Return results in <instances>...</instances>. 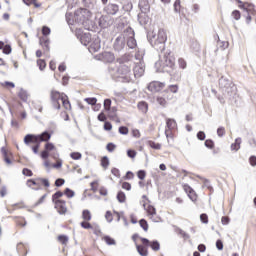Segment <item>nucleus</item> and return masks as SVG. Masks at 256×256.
I'll list each match as a JSON object with an SVG mask.
<instances>
[{
  "label": "nucleus",
  "instance_id": "1",
  "mask_svg": "<svg viewBox=\"0 0 256 256\" xmlns=\"http://www.w3.org/2000/svg\"><path fill=\"white\" fill-rule=\"evenodd\" d=\"M159 61L155 67L160 73H171L175 69V54L171 50H160Z\"/></svg>",
  "mask_w": 256,
  "mask_h": 256
},
{
  "label": "nucleus",
  "instance_id": "2",
  "mask_svg": "<svg viewBox=\"0 0 256 256\" xmlns=\"http://www.w3.org/2000/svg\"><path fill=\"white\" fill-rule=\"evenodd\" d=\"M74 21L78 25H82L86 31H94L95 22L91 20V11L86 8H80L74 14Z\"/></svg>",
  "mask_w": 256,
  "mask_h": 256
},
{
  "label": "nucleus",
  "instance_id": "3",
  "mask_svg": "<svg viewBox=\"0 0 256 256\" xmlns=\"http://www.w3.org/2000/svg\"><path fill=\"white\" fill-rule=\"evenodd\" d=\"M49 139H51V133L44 131L39 135L27 134L24 137V143L25 145H29V143H36V145L32 147V151L35 153V155H37V153H39V147H41V143H47Z\"/></svg>",
  "mask_w": 256,
  "mask_h": 256
},
{
  "label": "nucleus",
  "instance_id": "4",
  "mask_svg": "<svg viewBox=\"0 0 256 256\" xmlns=\"http://www.w3.org/2000/svg\"><path fill=\"white\" fill-rule=\"evenodd\" d=\"M150 45L156 49V51H164L165 43L167 41V32L163 28L158 30V33L152 32L148 35Z\"/></svg>",
  "mask_w": 256,
  "mask_h": 256
},
{
  "label": "nucleus",
  "instance_id": "5",
  "mask_svg": "<svg viewBox=\"0 0 256 256\" xmlns=\"http://www.w3.org/2000/svg\"><path fill=\"white\" fill-rule=\"evenodd\" d=\"M50 101L52 103V106L54 109H61V104L59 101H62L63 107L67 110L71 109V102H69V99L67 96L61 95V92L57 90H51L50 92Z\"/></svg>",
  "mask_w": 256,
  "mask_h": 256
},
{
  "label": "nucleus",
  "instance_id": "6",
  "mask_svg": "<svg viewBox=\"0 0 256 256\" xmlns=\"http://www.w3.org/2000/svg\"><path fill=\"white\" fill-rule=\"evenodd\" d=\"M125 58L126 57L118 59L120 65L117 68L116 77H120L129 82L133 79V74H131V66L129 65V62L124 63Z\"/></svg>",
  "mask_w": 256,
  "mask_h": 256
},
{
  "label": "nucleus",
  "instance_id": "7",
  "mask_svg": "<svg viewBox=\"0 0 256 256\" xmlns=\"http://www.w3.org/2000/svg\"><path fill=\"white\" fill-rule=\"evenodd\" d=\"M219 86L221 87V89H224V92L229 97H233V95H235V92L237 91L235 85H233V83L225 77H221L219 79Z\"/></svg>",
  "mask_w": 256,
  "mask_h": 256
},
{
  "label": "nucleus",
  "instance_id": "8",
  "mask_svg": "<svg viewBox=\"0 0 256 256\" xmlns=\"http://www.w3.org/2000/svg\"><path fill=\"white\" fill-rule=\"evenodd\" d=\"M114 50L117 51V53H121L127 47V38L125 37V34H120L114 41L113 44Z\"/></svg>",
  "mask_w": 256,
  "mask_h": 256
},
{
  "label": "nucleus",
  "instance_id": "9",
  "mask_svg": "<svg viewBox=\"0 0 256 256\" xmlns=\"http://www.w3.org/2000/svg\"><path fill=\"white\" fill-rule=\"evenodd\" d=\"M141 242L145 247H150L152 251H159L161 244L157 240L149 241L147 238H140Z\"/></svg>",
  "mask_w": 256,
  "mask_h": 256
},
{
  "label": "nucleus",
  "instance_id": "10",
  "mask_svg": "<svg viewBox=\"0 0 256 256\" xmlns=\"http://www.w3.org/2000/svg\"><path fill=\"white\" fill-rule=\"evenodd\" d=\"M99 49H101V39H99L97 36H94L89 44L88 50L90 53H97Z\"/></svg>",
  "mask_w": 256,
  "mask_h": 256
},
{
  "label": "nucleus",
  "instance_id": "11",
  "mask_svg": "<svg viewBox=\"0 0 256 256\" xmlns=\"http://www.w3.org/2000/svg\"><path fill=\"white\" fill-rule=\"evenodd\" d=\"M165 88V83L162 82H151L147 89L148 91H150L151 93H159V91H162Z\"/></svg>",
  "mask_w": 256,
  "mask_h": 256
},
{
  "label": "nucleus",
  "instance_id": "12",
  "mask_svg": "<svg viewBox=\"0 0 256 256\" xmlns=\"http://www.w3.org/2000/svg\"><path fill=\"white\" fill-rule=\"evenodd\" d=\"M127 33L131 34V36L126 39L127 47H129V49H135V47H137V40H135V31H133L132 28H128Z\"/></svg>",
  "mask_w": 256,
  "mask_h": 256
},
{
  "label": "nucleus",
  "instance_id": "13",
  "mask_svg": "<svg viewBox=\"0 0 256 256\" xmlns=\"http://www.w3.org/2000/svg\"><path fill=\"white\" fill-rule=\"evenodd\" d=\"M103 11L106 15H117L119 13V5L109 3L103 8Z\"/></svg>",
  "mask_w": 256,
  "mask_h": 256
},
{
  "label": "nucleus",
  "instance_id": "14",
  "mask_svg": "<svg viewBox=\"0 0 256 256\" xmlns=\"http://www.w3.org/2000/svg\"><path fill=\"white\" fill-rule=\"evenodd\" d=\"M145 73V66L142 63H137L133 68V77L135 79H139V77H143Z\"/></svg>",
  "mask_w": 256,
  "mask_h": 256
},
{
  "label": "nucleus",
  "instance_id": "15",
  "mask_svg": "<svg viewBox=\"0 0 256 256\" xmlns=\"http://www.w3.org/2000/svg\"><path fill=\"white\" fill-rule=\"evenodd\" d=\"M54 203L55 209L58 210L59 215H65V213H67V206L64 200H56Z\"/></svg>",
  "mask_w": 256,
  "mask_h": 256
},
{
  "label": "nucleus",
  "instance_id": "16",
  "mask_svg": "<svg viewBox=\"0 0 256 256\" xmlns=\"http://www.w3.org/2000/svg\"><path fill=\"white\" fill-rule=\"evenodd\" d=\"M166 127L165 135L169 137V131H173V129L177 128V122L174 119L168 118L166 120Z\"/></svg>",
  "mask_w": 256,
  "mask_h": 256
},
{
  "label": "nucleus",
  "instance_id": "17",
  "mask_svg": "<svg viewBox=\"0 0 256 256\" xmlns=\"http://www.w3.org/2000/svg\"><path fill=\"white\" fill-rule=\"evenodd\" d=\"M91 41H93V37H91V33H84L80 37V43L85 47H87V45L89 46L91 44Z\"/></svg>",
  "mask_w": 256,
  "mask_h": 256
},
{
  "label": "nucleus",
  "instance_id": "18",
  "mask_svg": "<svg viewBox=\"0 0 256 256\" xmlns=\"http://www.w3.org/2000/svg\"><path fill=\"white\" fill-rule=\"evenodd\" d=\"M139 8L141 13H149L151 6L149 5V1L147 0H140Z\"/></svg>",
  "mask_w": 256,
  "mask_h": 256
},
{
  "label": "nucleus",
  "instance_id": "19",
  "mask_svg": "<svg viewBox=\"0 0 256 256\" xmlns=\"http://www.w3.org/2000/svg\"><path fill=\"white\" fill-rule=\"evenodd\" d=\"M98 25L102 29H107V27H109V16L102 15L98 20Z\"/></svg>",
  "mask_w": 256,
  "mask_h": 256
},
{
  "label": "nucleus",
  "instance_id": "20",
  "mask_svg": "<svg viewBox=\"0 0 256 256\" xmlns=\"http://www.w3.org/2000/svg\"><path fill=\"white\" fill-rule=\"evenodd\" d=\"M138 21L140 25H147L149 23V16L145 12L138 14Z\"/></svg>",
  "mask_w": 256,
  "mask_h": 256
},
{
  "label": "nucleus",
  "instance_id": "21",
  "mask_svg": "<svg viewBox=\"0 0 256 256\" xmlns=\"http://www.w3.org/2000/svg\"><path fill=\"white\" fill-rule=\"evenodd\" d=\"M136 249L140 256H148L149 255V251L147 250V246H145V245L143 246V245L136 244Z\"/></svg>",
  "mask_w": 256,
  "mask_h": 256
},
{
  "label": "nucleus",
  "instance_id": "22",
  "mask_svg": "<svg viewBox=\"0 0 256 256\" xmlns=\"http://www.w3.org/2000/svg\"><path fill=\"white\" fill-rule=\"evenodd\" d=\"M39 43L45 49V51H49V39L47 37H41L39 39Z\"/></svg>",
  "mask_w": 256,
  "mask_h": 256
},
{
  "label": "nucleus",
  "instance_id": "23",
  "mask_svg": "<svg viewBox=\"0 0 256 256\" xmlns=\"http://www.w3.org/2000/svg\"><path fill=\"white\" fill-rule=\"evenodd\" d=\"M18 97L19 99H21V101L27 102V99H29V95L27 94V91L23 88L20 89L19 93H18Z\"/></svg>",
  "mask_w": 256,
  "mask_h": 256
},
{
  "label": "nucleus",
  "instance_id": "24",
  "mask_svg": "<svg viewBox=\"0 0 256 256\" xmlns=\"http://www.w3.org/2000/svg\"><path fill=\"white\" fill-rule=\"evenodd\" d=\"M103 57L107 63H113L115 61V55L111 52H105Z\"/></svg>",
  "mask_w": 256,
  "mask_h": 256
},
{
  "label": "nucleus",
  "instance_id": "25",
  "mask_svg": "<svg viewBox=\"0 0 256 256\" xmlns=\"http://www.w3.org/2000/svg\"><path fill=\"white\" fill-rule=\"evenodd\" d=\"M241 149V138H236L235 143L231 144L232 151H239Z\"/></svg>",
  "mask_w": 256,
  "mask_h": 256
},
{
  "label": "nucleus",
  "instance_id": "26",
  "mask_svg": "<svg viewBox=\"0 0 256 256\" xmlns=\"http://www.w3.org/2000/svg\"><path fill=\"white\" fill-rule=\"evenodd\" d=\"M116 199L119 203H125V201H127V196L125 195V192L119 191L117 193Z\"/></svg>",
  "mask_w": 256,
  "mask_h": 256
},
{
  "label": "nucleus",
  "instance_id": "27",
  "mask_svg": "<svg viewBox=\"0 0 256 256\" xmlns=\"http://www.w3.org/2000/svg\"><path fill=\"white\" fill-rule=\"evenodd\" d=\"M138 109L142 111V113H147V110L149 109V105H147V102H139L138 103Z\"/></svg>",
  "mask_w": 256,
  "mask_h": 256
},
{
  "label": "nucleus",
  "instance_id": "28",
  "mask_svg": "<svg viewBox=\"0 0 256 256\" xmlns=\"http://www.w3.org/2000/svg\"><path fill=\"white\" fill-rule=\"evenodd\" d=\"M143 207H144V209L147 210V213H148L149 215H155V214L157 213V210L155 209V207H153V206H151V205H149V206L146 208V204L144 203V204H143Z\"/></svg>",
  "mask_w": 256,
  "mask_h": 256
},
{
  "label": "nucleus",
  "instance_id": "29",
  "mask_svg": "<svg viewBox=\"0 0 256 256\" xmlns=\"http://www.w3.org/2000/svg\"><path fill=\"white\" fill-rule=\"evenodd\" d=\"M82 219H84V221H91V212L89 210H83Z\"/></svg>",
  "mask_w": 256,
  "mask_h": 256
},
{
  "label": "nucleus",
  "instance_id": "30",
  "mask_svg": "<svg viewBox=\"0 0 256 256\" xmlns=\"http://www.w3.org/2000/svg\"><path fill=\"white\" fill-rule=\"evenodd\" d=\"M58 241H60L62 245H67V243H69V237L67 235H59Z\"/></svg>",
  "mask_w": 256,
  "mask_h": 256
},
{
  "label": "nucleus",
  "instance_id": "31",
  "mask_svg": "<svg viewBox=\"0 0 256 256\" xmlns=\"http://www.w3.org/2000/svg\"><path fill=\"white\" fill-rule=\"evenodd\" d=\"M64 195H66L68 199H72V197H75V191L71 190V188H66L64 190Z\"/></svg>",
  "mask_w": 256,
  "mask_h": 256
},
{
  "label": "nucleus",
  "instance_id": "32",
  "mask_svg": "<svg viewBox=\"0 0 256 256\" xmlns=\"http://www.w3.org/2000/svg\"><path fill=\"white\" fill-rule=\"evenodd\" d=\"M103 241H105L107 245H116L115 239L111 238V236H104Z\"/></svg>",
  "mask_w": 256,
  "mask_h": 256
},
{
  "label": "nucleus",
  "instance_id": "33",
  "mask_svg": "<svg viewBox=\"0 0 256 256\" xmlns=\"http://www.w3.org/2000/svg\"><path fill=\"white\" fill-rule=\"evenodd\" d=\"M176 233H178V235H181V237H183V239H185V240L189 239V237H190L189 234H187L181 228H176Z\"/></svg>",
  "mask_w": 256,
  "mask_h": 256
},
{
  "label": "nucleus",
  "instance_id": "34",
  "mask_svg": "<svg viewBox=\"0 0 256 256\" xmlns=\"http://www.w3.org/2000/svg\"><path fill=\"white\" fill-rule=\"evenodd\" d=\"M25 5H34L36 8L41 7V4L37 3V0H22Z\"/></svg>",
  "mask_w": 256,
  "mask_h": 256
},
{
  "label": "nucleus",
  "instance_id": "35",
  "mask_svg": "<svg viewBox=\"0 0 256 256\" xmlns=\"http://www.w3.org/2000/svg\"><path fill=\"white\" fill-rule=\"evenodd\" d=\"M139 225H140V227L143 228L144 231H149V224L147 223V220L141 219L139 221Z\"/></svg>",
  "mask_w": 256,
  "mask_h": 256
},
{
  "label": "nucleus",
  "instance_id": "36",
  "mask_svg": "<svg viewBox=\"0 0 256 256\" xmlns=\"http://www.w3.org/2000/svg\"><path fill=\"white\" fill-rule=\"evenodd\" d=\"M60 197H63V192L57 191L56 193H54V194L52 195V201H53V203H55L56 201H60V200H59Z\"/></svg>",
  "mask_w": 256,
  "mask_h": 256
},
{
  "label": "nucleus",
  "instance_id": "37",
  "mask_svg": "<svg viewBox=\"0 0 256 256\" xmlns=\"http://www.w3.org/2000/svg\"><path fill=\"white\" fill-rule=\"evenodd\" d=\"M101 165L104 169H107V167H109V157L107 156L102 157Z\"/></svg>",
  "mask_w": 256,
  "mask_h": 256
},
{
  "label": "nucleus",
  "instance_id": "38",
  "mask_svg": "<svg viewBox=\"0 0 256 256\" xmlns=\"http://www.w3.org/2000/svg\"><path fill=\"white\" fill-rule=\"evenodd\" d=\"M45 151L51 153V151H55V145L51 142L45 144Z\"/></svg>",
  "mask_w": 256,
  "mask_h": 256
},
{
  "label": "nucleus",
  "instance_id": "39",
  "mask_svg": "<svg viewBox=\"0 0 256 256\" xmlns=\"http://www.w3.org/2000/svg\"><path fill=\"white\" fill-rule=\"evenodd\" d=\"M118 131L120 135H129V128L127 126H120Z\"/></svg>",
  "mask_w": 256,
  "mask_h": 256
},
{
  "label": "nucleus",
  "instance_id": "40",
  "mask_svg": "<svg viewBox=\"0 0 256 256\" xmlns=\"http://www.w3.org/2000/svg\"><path fill=\"white\" fill-rule=\"evenodd\" d=\"M205 147H207V149H213V147H215V142H213V140L211 139H207L204 142Z\"/></svg>",
  "mask_w": 256,
  "mask_h": 256
},
{
  "label": "nucleus",
  "instance_id": "41",
  "mask_svg": "<svg viewBox=\"0 0 256 256\" xmlns=\"http://www.w3.org/2000/svg\"><path fill=\"white\" fill-rule=\"evenodd\" d=\"M71 159H74V161H79L81 159L82 155L80 152H72L70 154Z\"/></svg>",
  "mask_w": 256,
  "mask_h": 256
},
{
  "label": "nucleus",
  "instance_id": "42",
  "mask_svg": "<svg viewBox=\"0 0 256 256\" xmlns=\"http://www.w3.org/2000/svg\"><path fill=\"white\" fill-rule=\"evenodd\" d=\"M178 65L180 69H187V62L183 58L178 59Z\"/></svg>",
  "mask_w": 256,
  "mask_h": 256
},
{
  "label": "nucleus",
  "instance_id": "43",
  "mask_svg": "<svg viewBox=\"0 0 256 256\" xmlns=\"http://www.w3.org/2000/svg\"><path fill=\"white\" fill-rule=\"evenodd\" d=\"M37 65H38L40 71H43V69H45V67H47V63H45V60H43V59H39L37 61Z\"/></svg>",
  "mask_w": 256,
  "mask_h": 256
},
{
  "label": "nucleus",
  "instance_id": "44",
  "mask_svg": "<svg viewBox=\"0 0 256 256\" xmlns=\"http://www.w3.org/2000/svg\"><path fill=\"white\" fill-rule=\"evenodd\" d=\"M137 177H138V179L143 181L145 179V177H147V172H145V170H139L137 172Z\"/></svg>",
  "mask_w": 256,
  "mask_h": 256
},
{
  "label": "nucleus",
  "instance_id": "45",
  "mask_svg": "<svg viewBox=\"0 0 256 256\" xmlns=\"http://www.w3.org/2000/svg\"><path fill=\"white\" fill-rule=\"evenodd\" d=\"M174 11L175 13H179L181 11V0H176L174 2Z\"/></svg>",
  "mask_w": 256,
  "mask_h": 256
},
{
  "label": "nucleus",
  "instance_id": "46",
  "mask_svg": "<svg viewBox=\"0 0 256 256\" xmlns=\"http://www.w3.org/2000/svg\"><path fill=\"white\" fill-rule=\"evenodd\" d=\"M104 109L105 111H111V99L104 100Z\"/></svg>",
  "mask_w": 256,
  "mask_h": 256
},
{
  "label": "nucleus",
  "instance_id": "47",
  "mask_svg": "<svg viewBox=\"0 0 256 256\" xmlns=\"http://www.w3.org/2000/svg\"><path fill=\"white\" fill-rule=\"evenodd\" d=\"M232 17L235 21H239V19H241V12L239 10H234L232 12Z\"/></svg>",
  "mask_w": 256,
  "mask_h": 256
},
{
  "label": "nucleus",
  "instance_id": "48",
  "mask_svg": "<svg viewBox=\"0 0 256 256\" xmlns=\"http://www.w3.org/2000/svg\"><path fill=\"white\" fill-rule=\"evenodd\" d=\"M84 101L88 103V105H97V98L92 97V98H85Z\"/></svg>",
  "mask_w": 256,
  "mask_h": 256
},
{
  "label": "nucleus",
  "instance_id": "49",
  "mask_svg": "<svg viewBox=\"0 0 256 256\" xmlns=\"http://www.w3.org/2000/svg\"><path fill=\"white\" fill-rule=\"evenodd\" d=\"M23 249H25V253L22 255V256H27V248L25 247V245H23V244H18L17 245V251H18V253L21 255V251L23 250Z\"/></svg>",
  "mask_w": 256,
  "mask_h": 256
},
{
  "label": "nucleus",
  "instance_id": "50",
  "mask_svg": "<svg viewBox=\"0 0 256 256\" xmlns=\"http://www.w3.org/2000/svg\"><path fill=\"white\" fill-rule=\"evenodd\" d=\"M2 49H3L4 55H11V51H12L11 45L6 44V45H4V48H2Z\"/></svg>",
  "mask_w": 256,
  "mask_h": 256
},
{
  "label": "nucleus",
  "instance_id": "51",
  "mask_svg": "<svg viewBox=\"0 0 256 256\" xmlns=\"http://www.w3.org/2000/svg\"><path fill=\"white\" fill-rule=\"evenodd\" d=\"M42 35H44V37H47V35H51V28H49L47 26H43L42 27Z\"/></svg>",
  "mask_w": 256,
  "mask_h": 256
},
{
  "label": "nucleus",
  "instance_id": "52",
  "mask_svg": "<svg viewBox=\"0 0 256 256\" xmlns=\"http://www.w3.org/2000/svg\"><path fill=\"white\" fill-rule=\"evenodd\" d=\"M200 221L202 223H204L205 225H207V223H209V216H207V214H205V213L201 214Z\"/></svg>",
  "mask_w": 256,
  "mask_h": 256
},
{
  "label": "nucleus",
  "instance_id": "53",
  "mask_svg": "<svg viewBox=\"0 0 256 256\" xmlns=\"http://www.w3.org/2000/svg\"><path fill=\"white\" fill-rule=\"evenodd\" d=\"M170 93H177L179 91V86L177 85H170L168 87V90Z\"/></svg>",
  "mask_w": 256,
  "mask_h": 256
},
{
  "label": "nucleus",
  "instance_id": "54",
  "mask_svg": "<svg viewBox=\"0 0 256 256\" xmlns=\"http://www.w3.org/2000/svg\"><path fill=\"white\" fill-rule=\"evenodd\" d=\"M105 219L108 223H111L113 221V213H111V211H106Z\"/></svg>",
  "mask_w": 256,
  "mask_h": 256
},
{
  "label": "nucleus",
  "instance_id": "55",
  "mask_svg": "<svg viewBox=\"0 0 256 256\" xmlns=\"http://www.w3.org/2000/svg\"><path fill=\"white\" fill-rule=\"evenodd\" d=\"M23 175L26 177H33V171H31L29 168H24L22 170Z\"/></svg>",
  "mask_w": 256,
  "mask_h": 256
},
{
  "label": "nucleus",
  "instance_id": "56",
  "mask_svg": "<svg viewBox=\"0 0 256 256\" xmlns=\"http://www.w3.org/2000/svg\"><path fill=\"white\" fill-rule=\"evenodd\" d=\"M116 147L117 146L114 143H108L106 146V149L107 151H109V153H113Z\"/></svg>",
  "mask_w": 256,
  "mask_h": 256
},
{
  "label": "nucleus",
  "instance_id": "57",
  "mask_svg": "<svg viewBox=\"0 0 256 256\" xmlns=\"http://www.w3.org/2000/svg\"><path fill=\"white\" fill-rule=\"evenodd\" d=\"M149 145L152 149H156V150L161 149V144L160 143H155L154 141H150Z\"/></svg>",
  "mask_w": 256,
  "mask_h": 256
},
{
  "label": "nucleus",
  "instance_id": "58",
  "mask_svg": "<svg viewBox=\"0 0 256 256\" xmlns=\"http://www.w3.org/2000/svg\"><path fill=\"white\" fill-rule=\"evenodd\" d=\"M37 181H41V183H42V185H44V187H50V185H51L47 178H38Z\"/></svg>",
  "mask_w": 256,
  "mask_h": 256
},
{
  "label": "nucleus",
  "instance_id": "59",
  "mask_svg": "<svg viewBox=\"0 0 256 256\" xmlns=\"http://www.w3.org/2000/svg\"><path fill=\"white\" fill-rule=\"evenodd\" d=\"M183 189H184L185 193H187V195H189V193H193V188H191V186H189V184H183Z\"/></svg>",
  "mask_w": 256,
  "mask_h": 256
},
{
  "label": "nucleus",
  "instance_id": "60",
  "mask_svg": "<svg viewBox=\"0 0 256 256\" xmlns=\"http://www.w3.org/2000/svg\"><path fill=\"white\" fill-rule=\"evenodd\" d=\"M62 185H65V179H62V178L56 179L55 186L56 187H62Z\"/></svg>",
  "mask_w": 256,
  "mask_h": 256
},
{
  "label": "nucleus",
  "instance_id": "61",
  "mask_svg": "<svg viewBox=\"0 0 256 256\" xmlns=\"http://www.w3.org/2000/svg\"><path fill=\"white\" fill-rule=\"evenodd\" d=\"M81 227L83 228V229H93V226L91 225V223H89V222H85V221H83V222H81Z\"/></svg>",
  "mask_w": 256,
  "mask_h": 256
},
{
  "label": "nucleus",
  "instance_id": "62",
  "mask_svg": "<svg viewBox=\"0 0 256 256\" xmlns=\"http://www.w3.org/2000/svg\"><path fill=\"white\" fill-rule=\"evenodd\" d=\"M205 137H206L205 132L199 131L197 133V139H199V141H205Z\"/></svg>",
  "mask_w": 256,
  "mask_h": 256
},
{
  "label": "nucleus",
  "instance_id": "63",
  "mask_svg": "<svg viewBox=\"0 0 256 256\" xmlns=\"http://www.w3.org/2000/svg\"><path fill=\"white\" fill-rule=\"evenodd\" d=\"M217 135L218 137H223L225 135V127H219L217 129Z\"/></svg>",
  "mask_w": 256,
  "mask_h": 256
},
{
  "label": "nucleus",
  "instance_id": "64",
  "mask_svg": "<svg viewBox=\"0 0 256 256\" xmlns=\"http://www.w3.org/2000/svg\"><path fill=\"white\" fill-rule=\"evenodd\" d=\"M249 161H250V165H251L252 167H256V156H251V157L249 158Z\"/></svg>",
  "mask_w": 256,
  "mask_h": 256
}]
</instances>
